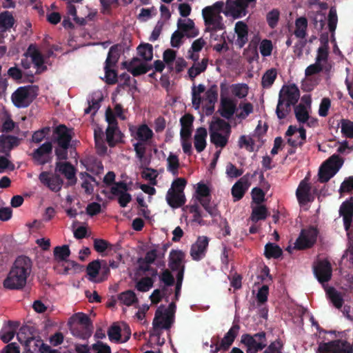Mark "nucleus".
Listing matches in <instances>:
<instances>
[{"label":"nucleus","mask_w":353,"mask_h":353,"mask_svg":"<svg viewBox=\"0 0 353 353\" xmlns=\"http://www.w3.org/2000/svg\"><path fill=\"white\" fill-rule=\"evenodd\" d=\"M32 271V261L25 256H21L15 260L8 276L3 281V286L9 290L23 288Z\"/></svg>","instance_id":"1"},{"label":"nucleus","mask_w":353,"mask_h":353,"mask_svg":"<svg viewBox=\"0 0 353 353\" xmlns=\"http://www.w3.org/2000/svg\"><path fill=\"white\" fill-rule=\"evenodd\" d=\"M300 97V91L295 84L284 85L279 92L276 114L279 119H284L291 112Z\"/></svg>","instance_id":"2"},{"label":"nucleus","mask_w":353,"mask_h":353,"mask_svg":"<svg viewBox=\"0 0 353 353\" xmlns=\"http://www.w3.org/2000/svg\"><path fill=\"white\" fill-rule=\"evenodd\" d=\"M21 64L24 73L28 76H32L36 73H41L46 70L43 56L36 49L30 46L21 59Z\"/></svg>","instance_id":"3"},{"label":"nucleus","mask_w":353,"mask_h":353,"mask_svg":"<svg viewBox=\"0 0 353 353\" xmlns=\"http://www.w3.org/2000/svg\"><path fill=\"white\" fill-rule=\"evenodd\" d=\"M176 305L174 302L169 304L168 307L165 309L163 305H161L155 312L152 325L154 332L159 334L157 330L160 328L169 330L174 321V315Z\"/></svg>","instance_id":"4"},{"label":"nucleus","mask_w":353,"mask_h":353,"mask_svg":"<svg viewBox=\"0 0 353 353\" xmlns=\"http://www.w3.org/2000/svg\"><path fill=\"white\" fill-rule=\"evenodd\" d=\"M256 0H226L223 14L227 17L240 19L248 13V8L255 6Z\"/></svg>","instance_id":"5"},{"label":"nucleus","mask_w":353,"mask_h":353,"mask_svg":"<svg viewBox=\"0 0 353 353\" xmlns=\"http://www.w3.org/2000/svg\"><path fill=\"white\" fill-rule=\"evenodd\" d=\"M239 330L240 325L234 323L221 340L219 336H212L210 345V353H218L221 350H228L237 336Z\"/></svg>","instance_id":"6"},{"label":"nucleus","mask_w":353,"mask_h":353,"mask_svg":"<svg viewBox=\"0 0 353 353\" xmlns=\"http://www.w3.org/2000/svg\"><path fill=\"white\" fill-rule=\"evenodd\" d=\"M70 330L72 335L78 339L85 340L88 336V316L81 312L72 316L69 321Z\"/></svg>","instance_id":"7"},{"label":"nucleus","mask_w":353,"mask_h":353,"mask_svg":"<svg viewBox=\"0 0 353 353\" xmlns=\"http://www.w3.org/2000/svg\"><path fill=\"white\" fill-rule=\"evenodd\" d=\"M343 161L338 155L334 154L326 160L319 171V181L321 183L327 182L339 170Z\"/></svg>","instance_id":"8"},{"label":"nucleus","mask_w":353,"mask_h":353,"mask_svg":"<svg viewBox=\"0 0 353 353\" xmlns=\"http://www.w3.org/2000/svg\"><path fill=\"white\" fill-rule=\"evenodd\" d=\"M55 139L58 148L55 153L59 160H64L68 157V148L72 139L71 132L65 125H59L55 130Z\"/></svg>","instance_id":"9"},{"label":"nucleus","mask_w":353,"mask_h":353,"mask_svg":"<svg viewBox=\"0 0 353 353\" xmlns=\"http://www.w3.org/2000/svg\"><path fill=\"white\" fill-rule=\"evenodd\" d=\"M241 342L246 346L247 353H257L267 346L266 334L263 331L254 335L244 334L241 336Z\"/></svg>","instance_id":"10"},{"label":"nucleus","mask_w":353,"mask_h":353,"mask_svg":"<svg viewBox=\"0 0 353 353\" xmlns=\"http://www.w3.org/2000/svg\"><path fill=\"white\" fill-rule=\"evenodd\" d=\"M319 232L313 226L302 229L296 239L294 249L303 250L312 248L316 243Z\"/></svg>","instance_id":"11"},{"label":"nucleus","mask_w":353,"mask_h":353,"mask_svg":"<svg viewBox=\"0 0 353 353\" xmlns=\"http://www.w3.org/2000/svg\"><path fill=\"white\" fill-rule=\"evenodd\" d=\"M352 345L346 341L337 339L321 343L318 353H352Z\"/></svg>","instance_id":"12"},{"label":"nucleus","mask_w":353,"mask_h":353,"mask_svg":"<svg viewBox=\"0 0 353 353\" xmlns=\"http://www.w3.org/2000/svg\"><path fill=\"white\" fill-rule=\"evenodd\" d=\"M34 98V90L30 87H20L12 95V101L17 108H26Z\"/></svg>","instance_id":"13"},{"label":"nucleus","mask_w":353,"mask_h":353,"mask_svg":"<svg viewBox=\"0 0 353 353\" xmlns=\"http://www.w3.org/2000/svg\"><path fill=\"white\" fill-rule=\"evenodd\" d=\"M210 239L206 236H199L190 248V256L194 261L203 259L208 250Z\"/></svg>","instance_id":"14"},{"label":"nucleus","mask_w":353,"mask_h":353,"mask_svg":"<svg viewBox=\"0 0 353 353\" xmlns=\"http://www.w3.org/2000/svg\"><path fill=\"white\" fill-rule=\"evenodd\" d=\"M202 15L205 25L211 27L212 30L216 31L225 28L223 17L219 13L212 12L211 8H204L202 10Z\"/></svg>","instance_id":"15"},{"label":"nucleus","mask_w":353,"mask_h":353,"mask_svg":"<svg viewBox=\"0 0 353 353\" xmlns=\"http://www.w3.org/2000/svg\"><path fill=\"white\" fill-rule=\"evenodd\" d=\"M129 188L124 181L114 183L111 188L110 192L114 195L119 196L118 203L122 208L126 207L132 200L131 195L127 192Z\"/></svg>","instance_id":"16"},{"label":"nucleus","mask_w":353,"mask_h":353,"mask_svg":"<svg viewBox=\"0 0 353 353\" xmlns=\"http://www.w3.org/2000/svg\"><path fill=\"white\" fill-rule=\"evenodd\" d=\"M314 274L320 283L328 282L332 274V268L330 263L327 260L319 261L314 267Z\"/></svg>","instance_id":"17"},{"label":"nucleus","mask_w":353,"mask_h":353,"mask_svg":"<svg viewBox=\"0 0 353 353\" xmlns=\"http://www.w3.org/2000/svg\"><path fill=\"white\" fill-rule=\"evenodd\" d=\"M123 64L125 68L134 77L145 74L152 68V65L141 62V60L137 57H134L130 61H125Z\"/></svg>","instance_id":"18"},{"label":"nucleus","mask_w":353,"mask_h":353,"mask_svg":"<svg viewBox=\"0 0 353 353\" xmlns=\"http://www.w3.org/2000/svg\"><path fill=\"white\" fill-rule=\"evenodd\" d=\"M39 179L41 183L52 191L57 192L61 188L63 181L55 173L42 172L39 174Z\"/></svg>","instance_id":"19"},{"label":"nucleus","mask_w":353,"mask_h":353,"mask_svg":"<svg viewBox=\"0 0 353 353\" xmlns=\"http://www.w3.org/2000/svg\"><path fill=\"white\" fill-rule=\"evenodd\" d=\"M339 214L343 217L345 230L348 231L353 220V197L342 203L339 208Z\"/></svg>","instance_id":"20"},{"label":"nucleus","mask_w":353,"mask_h":353,"mask_svg":"<svg viewBox=\"0 0 353 353\" xmlns=\"http://www.w3.org/2000/svg\"><path fill=\"white\" fill-rule=\"evenodd\" d=\"M52 150V143L46 142L33 152L32 157L37 163L43 165L51 160Z\"/></svg>","instance_id":"21"},{"label":"nucleus","mask_w":353,"mask_h":353,"mask_svg":"<svg viewBox=\"0 0 353 353\" xmlns=\"http://www.w3.org/2000/svg\"><path fill=\"white\" fill-rule=\"evenodd\" d=\"M237 110L236 101L229 97L221 98L219 112L221 116L228 120L230 119Z\"/></svg>","instance_id":"22"},{"label":"nucleus","mask_w":353,"mask_h":353,"mask_svg":"<svg viewBox=\"0 0 353 353\" xmlns=\"http://www.w3.org/2000/svg\"><path fill=\"white\" fill-rule=\"evenodd\" d=\"M177 28L178 30L183 32L184 36L188 38L196 37L199 33V30L194 26V21L190 19H179Z\"/></svg>","instance_id":"23"},{"label":"nucleus","mask_w":353,"mask_h":353,"mask_svg":"<svg viewBox=\"0 0 353 353\" xmlns=\"http://www.w3.org/2000/svg\"><path fill=\"white\" fill-rule=\"evenodd\" d=\"M124 135L116 125H108L105 130V140L110 148L117 144L123 143Z\"/></svg>","instance_id":"24"},{"label":"nucleus","mask_w":353,"mask_h":353,"mask_svg":"<svg viewBox=\"0 0 353 353\" xmlns=\"http://www.w3.org/2000/svg\"><path fill=\"white\" fill-rule=\"evenodd\" d=\"M234 31L237 36L235 43L239 48H241L248 41V25L244 21H239L235 24Z\"/></svg>","instance_id":"25"},{"label":"nucleus","mask_w":353,"mask_h":353,"mask_svg":"<svg viewBox=\"0 0 353 353\" xmlns=\"http://www.w3.org/2000/svg\"><path fill=\"white\" fill-rule=\"evenodd\" d=\"M311 187L305 180H302L296 191V196L300 205H305L311 201Z\"/></svg>","instance_id":"26"},{"label":"nucleus","mask_w":353,"mask_h":353,"mask_svg":"<svg viewBox=\"0 0 353 353\" xmlns=\"http://www.w3.org/2000/svg\"><path fill=\"white\" fill-rule=\"evenodd\" d=\"M184 257L185 254L181 250H172L169 256L168 265L170 269L175 272L182 268H185V265L183 264Z\"/></svg>","instance_id":"27"},{"label":"nucleus","mask_w":353,"mask_h":353,"mask_svg":"<svg viewBox=\"0 0 353 353\" xmlns=\"http://www.w3.org/2000/svg\"><path fill=\"white\" fill-rule=\"evenodd\" d=\"M184 194L176 192L174 190H168L166 194V201L172 208H179L185 203Z\"/></svg>","instance_id":"28"},{"label":"nucleus","mask_w":353,"mask_h":353,"mask_svg":"<svg viewBox=\"0 0 353 353\" xmlns=\"http://www.w3.org/2000/svg\"><path fill=\"white\" fill-rule=\"evenodd\" d=\"M208 136L207 130L205 128L200 127L197 128L194 137V144L197 152H203L206 147V137Z\"/></svg>","instance_id":"29"},{"label":"nucleus","mask_w":353,"mask_h":353,"mask_svg":"<svg viewBox=\"0 0 353 353\" xmlns=\"http://www.w3.org/2000/svg\"><path fill=\"white\" fill-rule=\"evenodd\" d=\"M55 172L63 174L65 177L71 182H74L75 179L74 168L68 162H57L55 166Z\"/></svg>","instance_id":"30"},{"label":"nucleus","mask_w":353,"mask_h":353,"mask_svg":"<svg viewBox=\"0 0 353 353\" xmlns=\"http://www.w3.org/2000/svg\"><path fill=\"white\" fill-rule=\"evenodd\" d=\"M93 248L101 256H105L113 250V245L105 239L93 238Z\"/></svg>","instance_id":"31"},{"label":"nucleus","mask_w":353,"mask_h":353,"mask_svg":"<svg viewBox=\"0 0 353 353\" xmlns=\"http://www.w3.org/2000/svg\"><path fill=\"white\" fill-rule=\"evenodd\" d=\"M248 180L245 176L239 180L232 188V195L234 198V201H239L243 198L246 190L248 189Z\"/></svg>","instance_id":"32"},{"label":"nucleus","mask_w":353,"mask_h":353,"mask_svg":"<svg viewBox=\"0 0 353 353\" xmlns=\"http://www.w3.org/2000/svg\"><path fill=\"white\" fill-rule=\"evenodd\" d=\"M208 59L203 58L201 62L194 63L188 71V74L191 80H194L196 77L203 72L208 66Z\"/></svg>","instance_id":"33"},{"label":"nucleus","mask_w":353,"mask_h":353,"mask_svg":"<svg viewBox=\"0 0 353 353\" xmlns=\"http://www.w3.org/2000/svg\"><path fill=\"white\" fill-rule=\"evenodd\" d=\"M224 131L226 134H230L231 132V126L230 123L225 120L217 118L215 121H212L210 124L209 132Z\"/></svg>","instance_id":"34"},{"label":"nucleus","mask_w":353,"mask_h":353,"mask_svg":"<svg viewBox=\"0 0 353 353\" xmlns=\"http://www.w3.org/2000/svg\"><path fill=\"white\" fill-rule=\"evenodd\" d=\"M153 135L152 130L146 124H142L137 130L135 139L141 142H147Z\"/></svg>","instance_id":"35"},{"label":"nucleus","mask_w":353,"mask_h":353,"mask_svg":"<svg viewBox=\"0 0 353 353\" xmlns=\"http://www.w3.org/2000/svg\"><path fill=\"white\" fill-rule=\"evenodd\" d=\"M326 293L336 308L340 309L342 307L344 300L339 292H338L334 288L330 287L327 290Z\"/></svg>","instance_id":"36"},{"label":"nucleus","mask_w":353,"mask_h":353,"mask_svg":"<svg viewBox=\"0 0 353 353\" xmlns=\"http://www.w3.org/2000/svg\"><path fill=\"white\" fill-rule=\"evenodd\" d=\"M294 35L297 38L304 39L307 34V20L304 17H299L295 21Z\"/></svg>","instance_id":"37"},{"label":"nucleus","mask_w":353,"mask_h":353,"mask_svg":"<svg viewBox=\"0 0 353 353\" xmlns=\"http://www.w3.org/2000/svg\"><path fill=\"white\" fill-rule=\"evenodd\" d=\"M283 254L282 249L276 244L268 243L265 245L264 255L268 259H278Z\"/></svg>","instance_id":"38"},{"label":"nucleus","mask_w":353,"mask_h":353,"mask_svg":"<svg viewBox=\"0 0 353 353\" xmlns=\"http://www.w3.org/2000/svg\"><path fill=\"white\" fill-rule=\"evenodd\" d=\"M268 216V209L265 205H259L252 208L250 217L252 222L256 223L261 220H265Z\"/></svg>","instance_id":"39"},{"label":"nucleus","mask_w":353,"mask_h":353,"mask_svg":"<svg viewBox=\"0 0 353 353\" xmlns=\"http://www.w3.org/2000/svg\"><path fill=\"white\" fill-rule=\"evenodd\" d=\"M277 77V71L276 68H270L265 71L262 76L261 85L263 88H270L273 85Z\"/></svg>","instance_id":"40"},{"label":"nucleus","mask_w":353,"mask_h":353,"mask_svg":"<svg viewBox=\"0 0 353 353\" xmlns=\"http://www.w3.org/2000/svg\"><path fill=\"white\" fill-rule=\"evenodd\" d=\"M118 300L123 305L130 306L138 302L136 294L130 290L120 293L118 295Z\"/></svg>","instance_id":"41"},{"label":"nucleus","mask_w":353,"mask_h":353,"mask_svg":"<svg viewBox=\"0 0 353 353\" xmlns=\"http://www.w3.org/2000/svg\"><path fill=\"white\" fill-rule=\"evenodd\" d=\"M109 340L117 343H122V328L114 323L108 330Z\"/></svg>","instance_id":"42"},{"label":"nucleus","mask_w":353,"mask_h":353,"mask_svg":"<svg viewBox=\"0 0 353 353\" xmlns=\"http://www.w3.org/2000/svg\"><path fill=\"white\" fill-rule=\"evenodd\" d=\"M228 134L223 135L218 132H210V141L216 146L224 148L228 142Z\"/></svg>","instance_id":"43"},{"label":"nucleus","mask_w":353,"mask_h":353,"mask_svg":"<svg viewBox=\"0 0 353 353\" xmlns=\"http://www.w3.org/2000/svg\"><path fill=\"white\" fill-rule=\"evenodd\" d=\"M205 210L212 216L216 217L219 215L218 209L215 205L211 204V196L197 199Z\"/></svg>","instance_id":"44"},{"label":"nucleus","mask_w":353,"mask_h":353,"mask_svg":"<svg viewBox=\"0 0 353 353\" xmlns=\"http://www.w3.org/2000/svg\"><path fill=\"white\" fill-rule=\"evenodd\" d=\"M137 52L145 61H151L153 58V47L150 43L139 45L137 48Z\"/></svg>","instance_id":"45"},{"label":"nucleus","mask_w":353,"mask_h":353,"mask_svg":"<svg viewBox=\"0 0 353 353\" xmlns=\"http://www.w3.org/2000/svg\"><path fill=\"white\" fill-rule=\"evenodd\" d=\"M119 52L117 46H112L110 47L106 60L105 61V66L114 67L119 59Z\"/></svg>","instance_id":"46"},{"label":"nucleus","mask_w":353,"mask_h":353,"mask_svg":"<svg viewBox=\"0 0 353 353\" xmlns=\"http://www.w3.org/2000/svg\"><path fill=\"white\" fill-rule=\"evenodd\" d=\"M33 336L32 328L28 326H22L17 334L19 342L23 346Z\"/></svg>","instance_id":"47"},{"label":"nucleus","mask_w":353,"mask_h":353,"mask_svg":"<svg viewBox=\"0 0 353 353\" xmlns=\"http://www.w3.org/2000/svg\"><path fill=\"white\" fill-rule=\"evenodd\" d=\"M249 87L245 83H236L231 85L232 94L239 99L245 98L248 94Z\"/></svg>","instance_id":"48"},{"label":"nucleus","mask_w":353,"mask_h":353,"mask_svg":"<svg viewBox=\"0 0 353 353\" xmlns=\"http://www.w3.org/2000/svg\"><path fill=\"white\" fill-rule=\"evenodd\" d=\"M14 18L8 12L0 14V31L3 32L10 28L14 24Z\"/></svg>","instance_id":"49"},{"label":"nucleus","mask_w":353,"mask_h":353,"mask_svg":"<svg viewBox=\"0 0 353 353\" xmlns=\"http://www.w3.org/2000/svg\"><path fill=\"white\" fill-rule=\"evenodd\" d=\"M101 268V260L97 259L90 262V281L97 283Z\"/></svg>","instance_id":"50"},{"label":"nucleus","mask_w":353,"mask_h":353,"mask_svg":"<svg viewBox=\"0 0 353 353\" xmlns=\"http://www.w3.org/2000/svg\"><path fill=\"white\" fill-rule=\"evenodd\" d=\"M294 114L297 121L302 123H306L310 117L305 106L301 103L294 108Z\"/></svg>","instance_id":"51"},{"label":"nucleus","mask_w":353,"mask_h":353,"mask_svg":"<svg viewBox=\"0 0 353 353\" xmlns=\"http://www.w3.org/2000/svg\"><path fill=\"white\" fill-rule=\"evenodd\" d=\"M167 170L172 172L173 175H176L179 168V160L178 157L176 154L170 153L167 159Z\"/></svg>","instance_id":"52"},{"label":"nucleus","mask_w":353,"mask_h":353,"mask_svg":"<svg viewBox=\"0 0 353 353\" xmlns=\"http://www.w3.org/2000/svg\"><path fill=\"white\" fill-rule=\"evenodd\" d=\"M41 341L42 340L39 337L33 336L24 345L26 351L23 353L38 352Z\"/></svg>","instance_id":"53"},{"label":"nucleus","mask_w":353,"mask_h":353,"mask_svg":"<svg viewBox=\"0 0 353 353\" xmlns=\"http://www.w3.org/2000/svg\"><path fill=\"white\" fill-rule=\"evenodd\" d=\"M341 132L342 134L346 138H353V122L348 120L342 119L341 120Z\"/></svg>","instance_id":"54"},{"label":"nucleus","mask_w":353,"mask_h":353,"mask_svg":"<svg viewBox=\"0 0 353 353\" xmlns=\"http://www.w3.org/2000/svg\"><path fill=\"white\" fill-rule=\"evenodd\" d=\"M70 254V250L68 245L57 246L54 250V255L59 261L66 260Z\"/></svg>","instance_id":"55"},{"label":"nucleus","mask_w":353,"mask_h":353,"mask_svg":"<svg viewBox=\"0 0 353 353\" xmlns=\"http://www.w3.org/2000/svg\"><path fill=\"white\" fill-rule=\"evenodd\" d=\"M154 284V279L151 277L145 276L142 279H141L137 283H136V288L139 292H148Z\"/></svg>","instance_id":"56"},{"label":"nucleus","mask_w":353,"mask_h":353,"mask_svg":"<svg viewBox=\"0 0 353 353\" xmlns=\"http://www.w3.org/2000/svg\"><path fill=\"white\" fill-rule=\"evenodd\" d=\"M280 18V12L278 9H272L266 15V21L270 28L276 27Z\"/></svg>","instance_id":"57"},{"label":"nucleus","mask_w":353,"mask_h":353,"mask_svg":"<svg viewBox=\"0 0 353 353\" xmlns=\"http://www.w3.org/2000/svg\"><path fill=\"white\" fill-rule=\"evenodd\" d=\"M218 99V88L217 85H212L205 93V101L208 104H215Z\"/></svg>","instance_id":"58"},{"label":"nucleus","mask_w":353,"mask_h":353,"mask_svg":"<svg viewBox=\"0 0 353 353\" xmlns=\"http://www.w3.org/2000/svg\"><path fill=\"white\" fill-rule=\"evenodd\" d=\"M328 45L327 40L326 39L325 45L320 46L317 50V55L315 61L321 64L326 63L328 59Z\"/></svg>","instance_id":"59"},{"label":"nucleus","mask_w":353,"mask_h":353,"mask_svg":"<svg viewBox=\"0 0 353 353\" xmlns=\"http://www.w3.org/2000/svg\"><path fill=\"white\" fill-rule=\"evenodd\" d=\"M90 350H92V353H111V348L110 345L102 341H97L90 346Z\"/></svg>","instance_id":"60"},{"label":"nucleus","mask_w":353,"mask_h":353,"mask_svg":"<svg viewBox=\"0 0 353 353\" xmlns=\"http://www.w3.org/2000/svg\"><path fill=\"white\" fill-rule=\"evenodd\" d=\"M239 108L242 109V111L240 112V113H237L236 114V117L238 118V119H246V117L250 114L251 113H252L253 112V105L250 103V102H247V103H240L239 104Z\"/></svg>","instance_id":"61"},{"label":"nucleus","mask_w":353,"mask_h":353,"mask_svg":"<svg viewBox=\"0 0 353 353\" xmlns=\"http://www.w3.org/2000/svg\"><path fill=\"white\" fill-rule=\"evenodd\" d=\"M105 70V81L108 85H114L117 82V73L115 70L111 68V67L104 66Z\"/></svg>","instance_id":"62"},{"label":"nucleus","mask_w":353,"mask_h":353,"mask_svg":"<svg viewBox=\"0 0 353 353\" xmlns=\"http://www.w3.org/2000/svg\"><path fill=\"white\" fill-rule=\"evenodd\" d=\"M157 258L161 257V252L157 248L147 252L144 258H140L141 261L146 262V263H154Z\"/></svg>","instance_id":"63"},{"label":"nucleus","mask_w":353,"mask_h":353,"mask_svg":"<svg viewBox=\"0 0 353 353\" xmlns=\"http://www.w3.org/2000/svg\"><path fill=\"white\" fill-rule=\"evenodd\" d=\"M74 236L77 239L84 238L87 234V228L83 225H79L78 221H74L72 225Z\"/></svg>","instance_id":"64"}]
</instances>
